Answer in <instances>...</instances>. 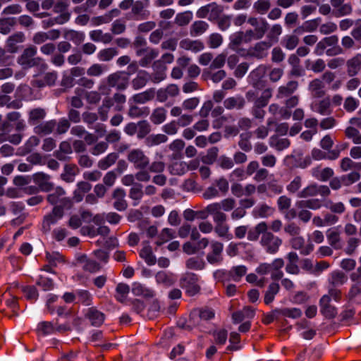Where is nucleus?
I'll return each instance as SVG.
<instances>
[{"mask_svg":"<svg viewBox=\"0 0 361 361\" xmlns=\"http://www.w3.org/2000/svg\"><path fill=\"white\" fill-rule=\"evenodd\" d=\"M267 30L266 24H260V26L254 30H247L245 32H238L231 36V43L234 46H239L242 43H247L252 39L262 38Z\"/></svg>","mask_w":361,"mask_h":361,"instance_id":"obj_1","label":"nucleus"},{"mask_svg":"<svg viewBox=\"0 0 361 361\" xmlns=\"http://www.w3.org/2000/svg\"><path fill=\"white\" fill-rule=\"evenodd\" d=\"M229 190V183L224 177H219L214 180L212 185L208 187L202 193V197L204 200H211L220 196L225 195Z\"/></svg>","mask_w":361,"mask_h":361,"instance_id":"obj_2","label":"nucleus"},{"mask_svg":"<svg viewBox=\"0 0 361 361\" xmlns=\"http://www.w3.org/2000/svg\"><path fill=\"white\" fill-rule=\"evenodd\" d=\"M37 51V47L35 46L27 47L18 56L17 59L18 63L25 69L40 66L43 63L44 61L42 58L35 56Z\"/></svg>","mask_w":361,"mask_h":361,"instance_id":"obj_3","label":"nucleus"},{"mask_svg":"<svg viewBox=\"0 0 361 361\" xmlns=\"http://www.w3.org/2000/svg\"><path fill=\"white\" fill-rule=\"evenodd\" d=\"M247 270V267L244 265L235 266L228 271L217 270L214 273V276L219 281H221L223 285H225V283L230 280L236 282L240 281L242 277L246 274Z\"/></svg>","mask_w":361,"mask_h":361,"instance_id":"obj_4","label":"nucleus"},{"mask_svg":"<svg viewBox=\"0 0 361 361\" xmlns=\"http://www.w3.org/2000/svg\"><path fill=\"white\" fill-rule=\"evenodd\" d=\"M283 240L272 232L267 231L260 237L259 244L264 251L269 255L277 253L282 245Z\"/></svg>","mask_w":361,"mask_h":361,"instance_id":"obj_5","label":"nucleus"},{"mask_svg":"<svg viewBox=\"0 0 361 361\" xmlns=\"http://www.w3.org/2000/svg\"><path fill=\"white\" fill-rule=\"evenodd\" d=\"M331 195V190L329 186L325 185H319L316 183L309 184L298 193L297 197L302 199H307L317 195L323 197H329Z\"/></svg>","mask_w":361,"mask_h":361,"instance_id":"obj_6","label":"nucleus"},{"mask_svg":"<svg viewBox=\"0 0 361 361\" xmlns=\"http://www.w3.org/2000/svg\"><path fill=\"white\" fill-rule=\"evenodd\" d=\"M47 200L54 207L66 209H70L73 204L71 200L66 197L65 190L60 186L54 188V191L47 195Z\"/></svg>","mask_w":361,"mask_h":361,"instance_id":"obj_7","label":"nucleus"},{"mask_svg":"<svg viewBox=\"0 0 361 361\" xmlns=\"http://www.w3.org/2000/svg\"><path fill=\"white\" fill-rule=\"evenodd\" d=\"M126 157L135 169H146L149 166V158L142 149L130 150Z\"/></svg>","mask_w":361,"mask_h":361,"instance_id":"obj_8","label":"nucleus"},{"mask_svg":"<svg viewBox=\"0 0 361 361\" xmlns=\"http://www.w3.org/2000/svg\"><path fill=\"white\" fill-rule=\"evenodd\" d=\"M198 276L194 273L188 272L183 275L180 279V286L185 290L186 293L190 296H194L200 290L198 284Z\"/></svg>","mask_w":361,"mask_h":361,"instance_id":"obj_9","label":"nucleus"},{"mask_svg":"<svg viewBox=\"0 0 361 361\" xmlns=\"http://www.w3.org/2000/svg\"><path fill=\"white\" fill-rule=\"evenodd\" d=\"M106 85L110 88H116L117 90H126L129 83V75L123 71H117L107 76Z\"/></svg>","mask_w":361,"mask_h":361,"instance_id":"obj_10","label":"nucleus"},{"mask_svg":"<svg viewBox=\"0 0 361 361\" xmlns=\"http://www.w3.org/2000/svg\"><path fill=\"white\" fill-rule=\"evenodd\" d=\"M224 244L218 240H212L209 251L206 255L207 261L210 264H219L223 262Z\"/></svg>","mask_w":361,"mask_h":361,"instance_id":"obj_11","label":"nucleus"},{"mask_svg":"<svg viewBox=\"0 0 361 361\" xmlns=\"http://www.w3.org/2000/svg\"><path fill=\"white\" fill-rule=\"evenodd\" d=\"M310 109L322 116H330L333 112V108L329 97L322 99L315 100L310 104Z\"/></svg>","mask_w":361,"mask_h":361,"instance_id":"obj_12","label":"nucleus"},{"mask_svg":"<svg viewBox=\"0 0 361 361\" xmlns=\"http://www.w3.org/2000/svg\"><path fill=\"white\" fill-rule=\"evenodd\" d=\"M271 46L272 42L270 41L257 42L247 49V55L257 59H262L267 56L268 50Z\"/></svg>","mask_w":361,"mask_h":361,"instance_id":"obj_13","label":"nucleus"},{"mask_svg":"<svg viewBox=\"0 0 361 361\" xmlns=\"http://www.w3.org/2000/svg\"><path fill=\"white\" fill-rule=\"evenodd\" d=\"M64 209L61 207H54L51 212L44 216L42 228L45 231H50L51 225L55 224L64 215Z\"/></svg>","mask_w":361,"mask_h":361,"instance_id":"obj_14","label":"nucleus"},{"mask_svg":"<svg viewBox=\"0 0 361 361\" xmlns=\"http://www.w3.org/2000/svg\"><path fill=\"white\" fill-rule=\"evenodd\" d=\"M153 73L149 75L154 83H159L166 78L167 67L161 60H157L152 64Z\"/></svg>","mask_w":361,"mask_h":361,"instance_id":"obj_15","label":"nucleus"},{"mask_svg":"<svg viewBox=\"0 0 361 361\" xmlns=\"http://www.w3.org/2000/svg\"><path fill=\"white\" fill-rule=\"evenodd\" d=\"M299 83L296 80H290L286 84L281 85L277 89L276 98L277 99H283L288 98L298 90Z\"/></svg>","mask_w":361,"mask_h":361,"instance_id":"obj_16","label":"nucleus"},{"mask_svg":"<svg viewBox=\"0 0 361 361\" xmlns=\"http://www.w3.org/2000/svg\"><path fill=\"white\" fill-rule=\"evenodd\" d=\"M289 243L291 247L300 250L302 255H308L314 250V245L312 243L305 245V238L300 235L292 237Z\"/></svg>","mask_w":361,"mask_h":361,"instance_id":"obj_17","label":"nucleus"},{"mask_svg":"<svg viewBox=\"0 0 361 361\" xmlns=\"http://www.w3.org/2000/svg\"><path fill=\"white\" fill-rule=\"evenodd\" d=\"M50 176L44 173H37L33 176V180L37 185L39 190L49 192L54 189V183L50 181Z\"/></svg>","mask_w":361,"mask_h":361,"instance_id":"obj_18","label":"nucleus"},{"mask_svg":"<svg viewBox=\"0 0 361 361\" xmlns=\"http://www.w3.org/2000/svg\"><path fill=\"white\" fill-rule=\"evenodd\" d=\"M180 93L179 87L176 84H170L166 88H161L156 92L157 99L159 102H166L169 97H175Z\"/></svg>","mask_w":361,"mask_h":361,"instance_id":"obj_19","label":"nucleus"},{"mask_svg":"<svg viewBox=\"0 0 361 361\" xmlns=\"http://www.w3.org/2000/svg\"><path fill=\"white\" fill-rule=\"evenodd\" d=\"M69 4L68 0H56L52 11L59 14V19L62 21H68L71 18V13L68 11Z\"/></svg>","mask_w":361,"mask_h":361,"instance_id":"obj_20","label":"nucleus"},{"mask_svg":"<svg viewBox=\"0 0 361 361\" xmlns=\"http://www.w3.org/2000/svg\"><path fill=\"white\" fill-rule=\"evenodd\" d=\"M331 299L329 295H323L319 300L321 313L328 319H333L337 314L336 308L330 304Z\"/></svg>","mask_w":361,"mask_h":361,"instance_id":"obj_21","label":"nucleus"},{"mask_svg":"<svg viewBox=\"0 0 361 361\" xmlns=\"http://www.w3.org/2000/svg\"><path fill=\"white\" fill-rule=\"evenodd\" d=\"M126 192L123 189L116 188L112 193V198L114 200L113 206L118 211H125L128 207V202L126 200Z\"/></svg>","mask_w":361,"mask_h":361,"instance_id":"obj_22","label":"nucleus"},{"mask_svg":"<svg viewBox=\"0 0 361 361\" xmlns=\"http://www.w3.org/2000/svg\"><path fill=\"white\" fill-rule=\"evenodd\" d=\"M331 5L335 10V16L341 17L349 15L352 11V5L345 3V0H330Z\"/></svg>","mask_w":361,"mask_h":361,"instance_id":"obj_23","label":"nucleus"},{"mask_svg":"<svg viewBox=\"0 0 361 361\" xmlns=\"http://www.w3.org/2000/svg\"><path fill=\"white\" fill-rule=\"evenodd\" d=\"M308 90L310 91L312 98H322L326 92L324 90V84L319 78H315L310 82L308 85Z\"/></svg>","mask_w":361,"mask_h":361,"instance_id":"obj_24","label":"nucleus"},{"mask_svg":"<svg viewBox=\"0 0 361 361\" xmlns=\"http://www.w3.org/2000/svg\"><path fill=\"white\" fill-rule=\"evenodd\" d=\"M85 317L89 319L92 326H100L105 319V315L95 307H90L87 310Z\"/></svg>","mask_w":361,"mask_h":361,"instance_id":"obj_25","label":"nucleus"},{"mask_svg":"<svg viewBox=\"0 0 361 361\" xmlns=\"http://www.w3.org/2000/svg\"><path fill=\"white\" fill-rule=\"evenodd\" d=\"M245 99L240 95L230 97L224 101V106L228 110H241L245 106Z\"/></svg>","mask_w":361,"mask_h":361,"instance_id":"obj_26","label":"nucleus"},{"mask_svg":"<svg viewBox=\"0 0 361 361\" xmlns=\"http://www.w3.org/2000/svg\"><path fill=\"white\" fill-rule=\"evenodd\" d=\"M56 126V120H50L45 122H41L34 128V132L35 134L44 136L51 134Z\"/></svg>","mask_w":361,"mask_h":361,"instance_id":"obj_27","label":"nucleus"},{"mask_svg":"<svg viewBox=\"0 0 361 361\" xmlns=\"http://www.w3.org/2000/svg\"><path fill=\"white\" fill-rule=\"evenodd\" d=\"M60 36V31L59 30H50L48 32H37L33 37V42L37 44H40L47 39L54 40Z\"/></svg>","mask_w":361,"mask_h":361,"instance_id":"obj_28","label":"nucleus"},{"mask_svg":"<svg viewBox=\"0 0 361 361\" xmlns=\"http://www.w3.org/2000/svg\"><path fill=\"white\" fill-rule=\"evenodd\" d=\"M145 56L140 60L139 63L142 67H147L159 55V51L154 49H142L137 51V55Z\"/></svg>","mask_w":361,"mask_h":361,"instance_id":"obj_29","label":"nucleus"},{"mask_svg":"<svg viewBox=\"0 0 361 361\" xmlns=\"http://www.w3.org/2000/svg\"><path fill=\"white\" fill-rule=\"evenodd\" d=\"M47 112L43 108L38 107L31 109L28 113V123L37 126L46 117Z\"/></svg>","mask_w":361,"mask_h":361,"instance_id":"obj_30","label":"nucleus"},{"mask_svg":"<svg viewBox=\"0 0 361 361\" xmlns=\"http://www.w3.org/2000/svg\"><path fill=\"white\" fill-rule=\"evenodd\" d=\"M132 293L136 296H142L145 298H152L155 296V293L152 289L139 282L133 283Z\"/></svg>","mask_w":361,"mask_h":361,"instance_id":"obj_31","label":"nucleus"},{"mask_svg":"<svg viewBox=\"0 0 361 361\" xmlns=\"http://www.w3.org/2000/svg\"><path fill=\"white\" fill-rule=\"evenodd\" d=\"M284 266V261L282 258H276L271 263L270 272L271 278L274 281L281 279L283 273L281 270Z\"/></svg>","mask_w":361,"mask_h":361,"instance_id":"obj_32","label":"nucleus"},{"mask_svg":"<svg viewBox=\"0 0 361 361\" xmlns=\"http://www.w3.org/2000/svg\"><path fill=\"white\" fill-rule=\"evenodd\" d=\"M268 229V225L265 221L257 224L252 229L247 231V240L250 241H256L259 235L262 236Z\"/></svg>","mask_w":361,"mask_h":361,"instance_id":"obj_33","label":"nucleus"},{"mask_svg":"<svg viewBox=\"0 0 361 361\" xmlns=\"http://www.w3.org/2000/svg\"><path fill=\"white\" fill-rule=\"evenodd\" d=\"M180 47L185 49L197 53L202 51L204 48V44L200 40H192L190 39H184L180 42Z\"/></svg>","mask_w":361,"mask_h":361,"instance_id":"obj_34","label":"nucleus"},{"mask_svg":"<svg viewBox=\"0 0 361 361\" xmlns=\"http://www.w3.org/2000/svg\"><path fill=\"white\" fill-rule=\"evenodd\" d=\"M347 73L350 77L355 75L361 68V54H358L346 62Z\"/></svg>","mask_w":361,"mask_h":361,"instance_id":"obj_35","label":"nucleus"},{"mask_svg":"<svg viewBox=\"0 0 361 361\" xmlns=\"http://www.w3.org/2000/svg\"><path fill=\"white\" fill-rule=\"evenodd\" d=\"M348 277L345 273L339 270H335L330 274L329 283L333 287H337L346 283Z\"/></svg>","mask_w":361,"mask_h":361,"instance_id":"obj_36","label":"nucleus"},{"mask_svg":"<svg viewBox=\"0 0 361 361\" xmlns=\"http://www.w3.org/2000/svg\"><path fill=\"white\" fill-rule=\"evenodd\" d=\"M297 205L300 209L318 210L323 206V204L322 201L319 199L307 198V200H303L298 202Z\"/></svg>","mask_w":361,"mask_h":361,"instance_id":"obj_37","label":"nucleus"},{"mask_svg":"<svg viewBox=\"0 0 361 361\" xmlns=\"http://www.w3.org/2000/svg\"><path fill=\"white\" fill-rule=\"evenodd\" d=\"M156 95L154 88H149L142 92L135 94L133 96V99L135 103L145 104L152 100Z\"/></svg>","mask_w":361,"mask_h":361,"instance_id":"obj_38","label":"nucleus"},{"mask_svg":"<svg viewBox=\"0 0 361 361\" xmlns=\"http://www.w3.org/2000/svg\"><path fill=\"white\" fill-rule=\"evenodd\" d=\"M150 113L149 108L147 106L140 107L137 105H130L128 116L131 118L146 117Z\"/></svg>","mask_w":361,"mask_h":361,"instance_id":"obj_39","label":"nucleus"},{"mask_svg":"<svg viewBox=\"0 0 361 361\" xmlns=\"http://www.w3.org/2000/svg\"><path fill=\"white\" fill-rule=\"evenodd\" d=\"M290 142L288 138H281L277 135H273L269 138V145L278 151H282L288 148Z\"/></svg>","mask_w":361,"mask_h":361,"instance_id":"obj_40","label":"nucleus"},{"mask_svg":"<svg viewBox=\"0 0 361 361\" xmlns=\"http://www.w3.org/2000/svg\"><path fill=\"white\" fill-rule=\"evenodd\" d=\"M78 173V169L75 164H66L64 166V171L61 175V178L66 183H72L75 180V176Z\"/></svg>","mask_w":361,"mask_h":361,"instance_id":"obj_41","label":"nucleus"},{"mask_svg":"<svg viewBox=\"0 0 361 361\" xmlns=\"http://www.w3.org/2000/svg\"><path fill=\"white\" fill-rule=\"evenodd\" d=\"M274 212V209L267 204H262L256 207L252 214L256 218H267L271 216Z\"/></svg>","mask_w":361,"mask_h":361,"instance_id":"obj_42","label":"nucleus"},{"mask_svg":"<svg viewBox=\"0 0 361 361\" xmlns=\"http://www.w3.org/2000/svg\"><path fill=\"white\" fill-rule=\"evenodd\" d=\"M205 265L204 259L199 256L191 257L185 261L186 268L191 270H202L204 269Z\"/></svg>","mask_w":361,"mask_h":361,"instance_id":"obj_43","label":"nucleus"},{"mask_svg":"<svg viewBox=\"0 0 361 361\" xmlns=\"http://www.w3.org/2000/svg\"><path fill=\"white\" fill-rule=\"evenodd\" d=\"M118 159V154L116 152L108 154L105 157L100 159L97 163V166L101 170H106L114 165Z\"/></svg>","mask_w":361,"mask_h":361,"instance_id":"obj_44","label":"nucleus"},{"mask_svg":"<svg viewBox=\"0 0 361 361\" xmlns=\"http://www.w3.org/2000/svg\"><path fill=\"white\" fill-rule=\"evenodd\" d=\"M140 256L148 265H154L157 262L156 257L153 255L152 247L148 243H145L141 249Z\"/></svg>","mask_w":361,"mask_h":361,"instance_id":"obj_45","label":"nucleus"},{"mask_svg":"<svg viewBox=\"0 0 361 361\" xmlns=\"http://www.w3.org/2000/svg\"><path fill=\"white\" fill-rule=\"evenodd\" d=\"M149 79H150L149 74L147 71H140L132 80V86L135 90L140 89L146 85Z\"/></svg>","mask_w":361,"mask_h":361,"instance_id":"obj_46","label":"nucleus"},{"mask_svg":"<svg viewBox=\"0 0 361 361\" xmlns=\"http://www.w3.org/2000/svg\"><path fill=\"white\" fill-rule=\"evenodd\" d=\"M280 286L278 283H271L264 294V302L266 305H269L274 300L275 295L279 292Z\"/></svg>","mask_w":361,"mask_h":361,"instance_id":"obj_47","label":"nucleus"},{"mask_svg":"<svg viewBox=\"0 0 361 361\" xmlns=\"http://www.w3.org/2000/svg\"><path fill=\"white\" fill-rule=\"evenodd\" d=\"M327 240L331 247L335 250H340L342 248V244L338 231L329 229L327 232Z\"/></svg>","mask_w":361,"mask_h":361,"instance_id":"obj_48","label":"nucleus"},{"mask_svg":"<svg viewBox=\"0 0 361 361\" xmlns=\"http://www.w3.org/2000/svg\"><path fill=\"white\" fill-rule=\"evenodd\" d=\"M166 118V110L164 107L154 109L150 115V121L155 125L162 123Z\"/></svg>","mask_w":361,"mask_h":361,"instance_id":"obj_49","label":"nucleus"},{"mask_svg":"<svg viewBox=\"0 0 361 361\" xmlns=\"http://www.w3.org/2000/svg\"><path fill=\"white\" fill-rule=\"evenodd\" d=\"M324 206L331 213H334L337 216L343 214L345 211V207L341 202H334L331 200H328L326 201Z\"/></svg>","mask_w":361,"mask_h":361,"instance_id":"obj_50","label":"nucleus"},{"mask_svg":"<svg viewBox=\"0 0 361 361\" xmlns=\"http://www.w3.org/2000/svg\"><path fill=\"white\" fill-rule=\"evenodd\" d=\"M167 140L168 137L164 134H152L146 137L145 144L148 147H152L164 143Z\"/></svg>","mask_w":361,"mask_h":361,"instance_id":"obj_51","label":"nucleus"},{"mask_svg":"<svg viewBox=\"0 0 361 361\" xmlns=\"http://www.w3.org/2000/svg\"><path fill=\"white\" fill-rule=\"evenodd\" d=\"M137 137L145 138L151 132V126L146 120H142L137 123Z\"/></svg>","mask_w":361,"mask_h":361,"instance_id":"obj_52","label":"nucleus"},{"mask_svg":"<svg viewBox=\"0 0 361 361\" xmlns=\"http://www.w3.org/2000/svg\"><path fill=\"white\" fill-rule=\"evenodd\" d=\"M345 135L347 138L351 139L354 144H361V133L355 127H347L345 130Z\"/></svg>","mask_w":361,"mask_h":361,"instance_id":"obj_53","label":"nucleus"},{"mask_svg":"<svg viewBox=\"0 0 361 361\" xmlns=\"http://www.w3.org/2000/svg\"><path fill=\"white\" fill-rule=\"evenodd\" d=\"M169 169L173 175H183L188 171V163L176 161L170 166Z\"/></svg>","mask_w":361,"mask_h":361,"instance_id":"obj_54","label":"nucleus"},{"mask_svg":"<svg viewBox=\"0 0 361 361\" xmlns=\"http://www.w3.org/2000/svg\"><path fill=\"white\" fill-rule=\"evenodd\" d=\"M25 39V37L23 32L16 33L11 37H9L8 39V47L9 51L12 53L17 51V47L16 46V43L23 42Z\"/></svg>","mask_w":361,"mask_h":361,"instance_id":"obj_55","label":"nucleus"},{"mask_svg":"<svg viewBox=\"0 0 361 361\" xmlns=\"http://www.w3.org/2000/svg\"><path fill=\"white\" fill-rule=\"evenodd\" d=\"M37 331L42 336L51 334L55 332V326L50 322H42L38 324Z\"/></svg>","mask_w":361,"mask_h":361,"instance_id":"obj_56","label":"nucleus"},{"mask_svg":"<svg viewBox=\"0 0 361 361\" xmlns=\"http://www.w3.org/2000/svg\"><path fill=\"white\" fill-rule=\"evenodd\" d=\"M90 37L95 42L109 43L111 41L112 37L109 33H103L100 30H93L90 32Z\"/></svg>","mask_w":361,"mask_h":361,"instance_id":"obj_57","label":"nucleus"},{"mask_svg":"<svg viewBox=\"0 0 361 361\" xmlns=\"http://www.w3.org/2000/svg\"><path fill=\"white\" fill-rule=\"evenodd\" d=\"M156 281L158 283L163 284L166 286H171L174 283L171 275L168 274L166 271H161L157 273L155 276Z\"/></svg>","mask_w":361,"mask_h":361,"instance_id":"obj_58","label":"nucleus"},{"mask_svg":"<svg viewBox=\"0 0 361 361\" xmlns=\"http://www.w3.org/2000/svg\"><path fill=\"white\" fill-rule=\"evenodd\" d=\"M173 238H175V231L171 228H165L159 235L156 244L159 246Z\"/></svg>","mask_w":361,"mask_h":361,"instance_id":"obj_59","label":"nucleus"},{"mask_svg":"<svg viewBox=\"0 0 361 361\" xmlns=\"http://www.w3.org/2000/svg\"><path fill=\"white\" fill-rule=\"evenodd\" d=\"M271 97L272 89L266 88L262 92L261 95L255 99V103L259 106H266Z\"/></svg>","mask_w":361,"mask_h":361,"instance_id":"obj_60","label":"nucleus"},{"mask_svg":"<svg viewBox=\"0 0 361 361\" xmlns=\"http://www.w3.org/2000/svg\"><path fill=\"white\" fill-rule=\"evenodd\" d=\"M226 61V54L221 53L212 59L211 64L207 71H212L214 69L221 68Z\"/></svg>","mask_w":361,"mask_h":361,"instance_id":"obj_61","label":"nucleus"},{"mask_svg":"<svg viewBox=\"0 0 361 361\" xmlns=\"http://www.w3.org/2000/svg\"><path fill=\"white\" fill-rule=\"evenodd\" d=\"M118 54L116 48H107L101 50L98 54V58L102 61H109Z\"/></svg>","mask_w":361,"mask_h":361,"instance_id":"obj_62","label":"nucleus"},{"mask_svg":"<svg viewBox=\"0 0 361 361\" xmlns=\"http://www.w3.org/2000/svg\"><path fill=\"white\" fill-rule=\"evenodd\" d=\"M144 195L142 190V185L141 183H135L129 190V197L133 200L140 201Z\"/></svg>","mask_w":361,"mask_h":361,"instance_id":"obj_63","label":"nucleus"},{"mask_svg":"<svg viewBox=\"0 0 361 361\" xmlns=\"http://www.w3.org/2000/svg\"><path fill=\"white\" fill-rule=\"evenodd\" d=\"M302 180L299 176H295L289 184L286 186V190L290 194H295L300 192V189L302 186Z\"/></svg>","mask_w":361,"mask_h":361,"instance_id":"obj_64","label":"nucleus"}]
</instances>
